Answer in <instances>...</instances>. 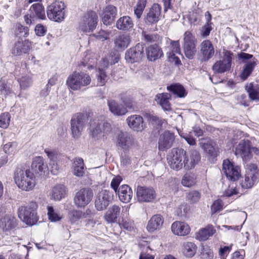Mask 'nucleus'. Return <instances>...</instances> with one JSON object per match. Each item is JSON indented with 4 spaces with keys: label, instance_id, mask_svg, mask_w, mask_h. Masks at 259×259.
Returning <instances> with one entry per match:
<instances>
[{
    "label": "nucleus",
    "instance_id": "9b49d317",
    "mask_svg": "<svg viewBox=\"0 0 259 259\" xmlns=\"http://www.w3.org/2000/svg\"><path fill=\"white\" fill-rule=\"evenodd\" d=\"M94 193L93 190L89 188L80 189L75 194L74 198L75 205L77 207H83L92 200Z\"/></svg>",
    "mask_w": 259,
    "mask_h": 259
},
{
    "label": "nucleus",
    "instance_id": "49530a36",
    "mask_svg": "<svg viewBox=\"0 0 259 259\" xmlns=\"http://www.w3.org/2000/svg\"><path fill=\"white\" fill-rule=\"evenodd\" d=\"M200 147L204 150L205 152L207 154L208 156L215 158L217 156V152L215 150L213 145L210 142L206 143H200Z\"/></svg>",
    "mask_w": 259,
    "mask_h": 259
},
{
    "label": "nucleus",
    "instance_id": "69168bd1",
    "mask_svg": "<svg viewBox=\"0 0 259 259\" xmlns=\"http://www.w3.org/2000/svg\"><path fill=\"white\" fill-rule=\"evenodd\" d=\"M0 91L1 94L5 95H8L11 92L10 87L3 79L0 80Z\"/></svg>",
    "mask_w": 259,
    "mask_h": 259
},
{
    "label": "nucleus",
    "instance_id": "bf43d9fd",
    "mask_svg": "<svg viewBox=\"0 0 259 259\" xmlns=\"http://www.w3.org/2000/svg\"><path fill=\"white\" fill-rule=\"evenodd\" d=\"M180 47V45L178 40H171L169 46V50L171 51V52H169V53H171V54H172V53H174L175 54L176 53L180 54L181 51Z\"/></svg>",
    "mask_w": 259,
    "mask_h": 259
},
{
    "label": "nucleus",
    "instance_id": "473e14b6",
    "mask_svg": "<svg viewBox=\"0 0 259 259\" xmlns=\"http://www.w3.org/2000/svg\"><path fill=\"white\" fill-rule=\"evenodd\" d=\"M170 98L171 95L170 94L164 93L157 94L155 97V100L164 110L170 111L171 110V104L169 102Z\"/></svg>",
    "mask_w": 259,
    "mask_h": 259
},
{
    "label": "nucleus",
    "instance_id": "ddd939ff",
    "mask_svg": "<svg viewBox=\"0 0 259 259\" xmlns=\"http://www.w3.org/2000/svg\"><path fill=\"white\" fill-rule=\"evenodd\" d=\"M222 170L227 179L232 182L237 181L241 176L240 167L234 165L228 159L224 160Z\"/></svg>",
    "mask_w": 259,
    "mask_h": 259
},
{
    "label": "nucleus",
    "instance_id": "8fccbe9b",
    "mask_svg": "<svg viewBox=\"0 0 259 259\" xmlns=\"http://www.w3.org/2000/svg\"><path fill=\"white\" fill-rule=\"evenodd\" d=\"M48 215L49 220L51 222H56L60 221L61 217L60 215L54 211V208L51 206H48Z\"/></svg>",
    "mask_w": 259,
    "mask_h": 259
},
{
    "label": "nucleus",
    "instance_id": "4c0bfd02",
    "mask_svg": "<svg viewBox=\"0 0 259 259\" xmlns=\"http://www.w3.org/2000/svg\"><path fill=\"white\" fill-rule=\"evenodd\" d=\"M66 194V189L63 185H58L52 189L51 197L56 201H59L64 198Z\"/></svg>",
    "mask_w": 259,
    "mask_h": 259
},
{
    "label": "nucleus",
    "instance_id": "6ab92c4d",
    "mask_svg": "<svg viewBox=\"0 0 259 259\" xmlns=\"http://www.w3.org/2000/svg\"><path fill=\"white\" fill-rule=\"evenodd\" d=\"M258 173L256 168H248L246 171L244 178L240 183L241 187L244 189H249L252 187L257 179Z\"/></svg>",
    "mask_w": 259,
    "mask_h": 259
},
{
    "label": "nucleus",
    "instance_id": "f704fd0d",
    "mask_svg": "<svg viewBox=\"0 0 259 259\" xmlns=\"http://www.w3.org/2000/svg\"><path fill=\"white\" fill-rule=\"evenodd\" d=\"M245 90L250 100L259 101V84L257 82H251L246 85Z\"/></svg>",
    "mask_w": 259,
    "mask_h": 259
},
{
    "label": "nucleus",
    "instance_id": "f03ea898",
    "mask_svg": "<svg viewBox=\"0 0 259 259\" xmlns=\"http://www.w3.org/2000/svg\"><path fill=\"white\" fill-rule=\"evenodd\" d=\"M110 123L95 118L89 122V134L94 140H98L108 135L111 131Z\"/></svg>",
    "mask_w": 259,
    "mask_h": 259
},
{
    "label": "nucleus",
    "instance_id": "a18cd8bd",
    "mask_svg": "<svg viewBox=\"0 0 259 259\" xmlns=\"http://www.w3.org/2000/svg\"><path fill=\"white\" fill-rule=\"evenodd\" d=\"M13 33L15 37L21 39L22 37H27L29 34V28L20 23H17L14 25Z\"/></svg>",
    "mask_w": 259,
    "mask_h": 259
},
{
    "label": "nucleus",
    "instance_id": "c85d7f7f",
    "mask_svg": "<svg viewBox=\"0 0 259 259\" xmlns=\"http://www.w3.org/2000/svg\"><path fill=\"white\" fill-rule=\"evenodd\" d=\"M163 224V219L160 214H155L152 216L148 221L147 229L150 233L159 230Z\"/></svg>",
    "mask_w": 259,
    "mask_h": 259
},
{
    "label": "nucleus",
    "instance_id": "7c9ffc66",
    "mask_svg": "<svg viewBox=\"0 0 259 259\" xmlns=\"http://www.w3.org/2000/svg\"><path fill=\"white\" fill-rule=\"evenodd\" d=\"M134 26L132 19L127 16L120 17L116 22V27L121 31H130Z\"/></svg>",
    "mask_w": 259,
    "mask_h": 259
},
{
    "label": "nucleus",
    "instance_id": "a878e982",
    "mask_svg": "<svg viewBox=\"0 0 259 259\" xmlns=\"http://www.w3.org/2000/svg\"><path fill=\"white\" fill-rule=\"evenodd\" d=\"M133 138L127 132H119L117 136V143L118 146L122 149L126 150L133 143Z\"/></svg>",
    "mask_w": 259,
    "mask_h": 259
},
{
    "label": "nucleus",
    "instance_id": "dca6fc26",
    "mask_svg": "<svg viewBox=\"0 0 259 259\" xmlns=\"http://www.w3.org/2000/svg\"><path fill=\"white\" fill-rule=\"evenodd\" d=\"M235 154L240 156L244 161H248L252 157L250 151V142L248 140H242L236 146Z\"/></svg>",
    "mask_w": 259,
    "mask_h": 259
},
{
    "label": "nucleus",
    "instance_id": "680f3d73",
    "mask_svg": "<svg viewBox=\"0 0 259 259\" xmlns=\"http://www.w3.org/2000/svg\"><path fill=\"white\" fill-rule=\"evenodd\" d=\"M236 100L237 101V103L240 104L244 106H248V101L247 100V97L245 94H239L236 98Z\"/></svg>",
    "mask_w": 259,
    "mask_h": 259
},
{
    "label": "nucleus",
    "instance_id": "4be33fe9",
    "mask_svg": "<svg viewBox=\"0 0 259 259\" xmlns=\"http://www.w3.org/2000/svg\"><path fill=\"white\" fill-rule=\"evenodd\" d=\"M131 40V37L129 34L120 33L114 39V48L117 51L122 52L127 48Z\"/></svg>",
    "mask_w": 259,
    "mask_h": 259
},
{
    "label": "nucleus",
    "instance_id": "864d4df0",
    "mask_svg": "<svg viewBox=\"0 0 259 259\" xmlns=\"http://www.w3.org/2000/svg\"><path fill=\"white\" fill-rule=\"evenodd\" d=\"M11 116L9 113L6 112L0 116V127L7 128L9 125Z\"/></svg>",
    "mask_w": 259,
    "mask_h": 259
},
{
    "label": "nucleus",
    "instance_id": "58836bf2",
    "mask_svg": "<svg viewBox=\"0 0 259 259\" xmlns=\"http://www.w3.org/2000/svg\"><path fill=\"white\" fill-rule=\"evenodd\" d=\"M73 174L74 175L80 177H82L85 172L83 160L81 158H75L73 165Z\"/></svg>",
    "mask_w": 259,
    "mask_h": 259
},
{
    "label": "nucleus",
    "instance_id": "c9c22d12",
    "mask_svg": "<svg viewBox=\"0 0 259 259\" xmlns=\"http://www.w3.org/2000/svg\"><path fill=\"white\" fill-rule=\"evenodd\" d=\"M163 55L161 49L156 45H151L147 49V56L149 60L152 61Z\"/></svg>",
    "mask_w": 259,
    "mask_h": 259
},
{
    "label": "nucleus",
    "instance_id": "0e129e2a",
    "mask_svg": "<svg viewBox=\"0 0 259 259\" xmlns=\"http://www.w3.org/2000/svg\"><path fill=\"white\" fill-rule=\"evenodd\" d=\"M212 29L211 25L205 24L201 28V36L203 38H205L209 35L210 31Z\"/></svg>",
    "mask_w": 259,
    "mask_h": 259
},
{
    "label": "nucleus",
    "instance_id": "2f4dec72",
    "mask_svg": "<svg viewBox=\"0 0 259 259\" xmlns=\"http://www.w3.org/2000/svg\"><path fill=\"white\" fill-rule=\"evenodd\" d=\"M116 194H118L119 200L124 203L130 202L133 196L132 190L127 185H123L119 187Z\"/></svg>",
    "mask_w": 259,
    "mask_h": 259
},
{
    "label": "nucleus",
    "instance_id": "20e7f679",
    "mask_svg": "<svg viewBox=\"0 0 259 259\" xmlns=\"http://www.w3.org/2000/svg\"><path fill=\"white\" fill-rule=\"evenodd\" d=\"M90 76L84 72L74 71L70 75L67 80V84L72 90L76 91L81 89L90 84Z\"/></svg>",
    "mask_w": 259,
    "mask_h": 259
},
{
    "label": "nucleus",
    "instance_id": "3c124183",
    "mask_svg": "<svg viewBox=\"0 0 259 259\" xmlns=\"http://www.w3.org/2000/svg\"><path fill=\"white\" fill-rule=\"evenodd\" d=\"M201 197V194L197 191H191L187 195V198L191 203L197 202Z\"/></svg>",
    "mask_w": 259,
    "mask_h": 259
},
{
    "label": "nucleus",
    "instance_id": "338daca9",
    "mask_svg": "<svg viewBox=\"0 0 259 259\" xmlns=\"http://www.w3.org/2000/svg\"><path fill=\"white\" fill-rule=\"evenodd\" d=\"M111 33V32L110 31H105L101 30L96 34H95V35L97 38L99 39H103L105 40L109 38Z\"/></svg>",
    "mask_w": 259,
    "mask_h": 259
},
{
    "label": "nucleus",
    "instance_id": "37998d69",
    "mask_svg": "<svg viewBox=\"0 0 259 259\" xmlns=\"http://www.w3.org/2000/svg\"><path fill=\"white\" fill-rule=\"evenodd\" d=\"M256 60L253 58L252 61H248L245 63L240 74V77L242 79L245 80L250 75L256 65Z\"/></svg>",
    "mask_w": 259,
    "mask_h": 259
},
{
    "label": "nucleus",
    "instance_id": "603ef678",
    "mask_svg": "<svg viewBox=\"0 0 259 259\" xmlns=\"http://www.w3.org/2000/svg\"><path fill=\"white\" fill-rule=\"evenodd\" d=\"M81 211L77 210H70L68 213V218L71 223H74L81 219Z\"/></svg>",
    "mask_w": 259,
    "mask_h": 259
},
{
    "label": "nucleus",
    "instance_id": "72a5a7b5",
    "mask_svg": "<svg viewBox=\"0 0 259 259\" xmlns=\"http://www.w3.org/2000/svg\"><path fill=\"white\" fill-rule=\"evenodd\" d=\"M28 44L22 39H18L12 49V53L15 56H19L22 54H25L29 51Z\"/></svg>",
    "mask_w": 259,
    "mask_h": 259
},
{
    "label": "nucleus",
    "instance_id": "5fc2aeb1",
    "mask_svg": "<svg viewBox=\"0 0 259 259\" xmlns=\"http://www.w3.org/2000/svg\"><path fill=\"white\" fill-rule=\"evenodd\" d=\"M98 85L102 86L105 84L107 80V76L105 71H98L97 73Z\"/></svg>",
    "mask_w": 259,
    "mask_h": 259
},
{
    "label": "nucleus",
    "instance_id": "6e6d98bb",
    "mask_svg": "<svg viewBox=\"0 0 259 259\" xmlns=\"http://www.w3.org/2000/svg\"><path fill=\"white\" fill-rule=\"evenodd\" d=\"M223 203L222 200H217L214 201L211 206V211L212 214L219 212L223 209Z\"/></svg>",
    "mask_w": 259,
    "mask_h": 259
},
{
    "label": "nucleus",
    "instance_id": "f257e3e1",
    "mask_svg": "<svg viewBox=\"0 0 259 259\" xmlns=\"http://www.w3.org/2000/svg\"><path fill=\"white\" fill-rule=\"evenodd\" d=\"M14 179L19 188L23 191H30L35 185V176L30 169L17 168L15 172Z\"/></svg>",
    "mask_w": 259,
    "mask_h": 259
},
{
    "label": "nucleus",
    "instance_id": "39448f33",
    "mask_svg": "<svg viewBox=\"0 0 259 259\" xmlns=\"http://www.w3.org/2000/svg\"><path fill=\"white\" fill-rule=\"evenodd\" d=\"M65 6L61 1H56L47 8V14L48 18L54 21L60 22L64 19Z\"/></svg>",
    "mask_w": 259,
    "mask_h": 259
},
{
    "label": "nucleus",
    "instance_id": "f8f14e48",
    "mask_svg": "<svg viewBox=\"0 0 259 259\" xmlns=\"http://www.w3.org/2000/svg\"><path fill=\"white\" fill-rule=\"evenodd\" d=\"M98 23V16L95 11L87 12L79 25V29L84 32L93 31Z\"/></svg>",
    "mask_w": 259,
    "mask_h": 259
},
{
    "label": "nucleus",
    "instance_id": "774afa93",
    "mask_svg": "<svg viewBox=\"0 0 259 259\" xmlns=\"http://www.w3.org/2000/svg\"><path fill=\"white\" fill-rule=\"evenodd\" d=\"M16 147L15 142H9L4 146V150L6 153H10L14 151Z\"/></svg>",
    "mask_w": 259,
    "mask_h": 259
},
{
    "label": "nucleus",
    "instance_id": "c756f323",
    "mask_svg": "<svg viewBox=\"0 0 259 259\" xmlns=\"http://www.w3.org/2000/svg\"><path fill=\"white\" fill-rule=\"evenodd\" d=\"M120 214V207L118 205H113L109 207L104 217L108 223H114L117 222Z\"/></svg>",
    "mask_w": 259,
    "mask_h": 259
},
{
    "label": "nucleus",
    "instance_id": "4d7b16f0",
    "mask_svg": "<svg viewBox=\"0 0 259 259\" xmlns=\"http://www.w3.org/2000/svg\"><path fill=\"white\" fill-rule=\"evenodd\" d=\"M119 98L122 102L126 106L125 107H130L132 106V100L130 95L126 93H122L119 95Z\"/></svg>",
    "mask_w": 259,
    "mask_h": 259
},
{
    "label": "nucleus",
    "instance_id": "2eb2a0df",
    "mask_svg": "<svg viewBox=\"0 0 259 259\" xmlns=\"http://www.w3.org/2000/svg\"><path fill=\"white\" fill-rule=\"evenodd\" d=\"M156 196V192L151 187L138 186L137 188V197L140 202H151Z\"/></svg>",
    "mask_w": 259,
    "mask_h": 259
},
{
    "label": "nucleus",
    "instance_id": "de8ad7c7",
    "mask_svg": "<svg viewBox=\"0 0 259 259\" xmlns=\"http://www.w3.org/2000/svg\"><path fill=\"white\" fill-rule=\"evenodd\" d=\"M196 183V176L194 174L187 173L185 175L182 180V184L186 187H191Z\"/></svg>",
    "mask_w": 259,
    "mask_h": 259
},
{
    "label": "nucleus",
    "instance_id": "09e8293b",
    "mask_svg": "<svg viewBox=\"0 0 259 259\" xmlns=\"http://www.w3.org/2000/svg\"><path fill=\"white\" fill-rule=\"evenodd\" d=\"M147 0H139L134 9V14L138 19L141 18L146 7Z\"/></svg>",
    "mask_w": 259,
    "mask_h": 259
},
{
    "label": "nucleus",
    "instance_id": "a19ab883",
    "mask_svg": "<svg viewBox=\"0 0 259 259\" xmlns=\"http://www.w3.org/2000/svg\"><path fill=\"white\" fill-rule=\"evenodd\" d=\"M167 90L179 98H184L187 94L184 87L180 84L176 83L167 86Z\"/></svg>",
    "mask_w": 259,
    "mask_h": 259
},
{
    "label": "nucleus",
    "instance_id": "7ed1b4c3",
    "mask_svg": "<svg viewBox=\"0 0 259 259\" xmlns=\"http://www.w3.org/2000/svg\"><path fill=\"white\" fill-rule=\"evenodd\" d=\"M37 207V204L34 201H31L26 206H20L17 211L18 217L26 224L33 225L38 221Z\"/></svg>",
    "mask_w": 259,
    "mask_h": 259
},
{
    "label": "nucleus",
    "instance_id": "412c9836",
    "mask_svg": "<svg viewBox=\"0 0 259 259\" xmlns=\"http://www.w3.org/2000/svg\"><path fill=\"white\" fill-rule=\"evenodd\" d=\"M175 136L173 133L168 131H165L159 137L158 148L161 151H164L170 148L173 144Z\"/></svg>",
    "mask_w": 259,
    "mask_h": 259
},
{
    "label": "nucleus",
    "instance_id": "5701e85b",
    "mask_svg": "<svg viewBox=\"0 0 259 259\" xmlns=\"http://www.w3.org/2000/svg\"><path fill=\"white\" fill-rule=\"evenodd\" d=\"M200 51L203 60L208 61L214 54V49L211 42L208 39L203 40L200 45Z\"/></svg>",
    "mask_w": 259,
    "mask_h": 259
},
{
    "label": "nucleus",
    "instance_id": "9d476101",
    "mask_svg": "<svg viewBox=\"0 0 259 259\" xmlns=\"http://www.w3.org/2000/svg\"><path fill=\"white\" fill-rule=\"evenodd\" d=\"M233 54L230 51L224 53L222 60L217 61L212 66L214 73H222L230 70L231 67Z\"/></svg>",
    "mask_w": 259,
    "mask_h": 259
},
{
    "label": "nucleus",
    "instance_id": "bb28decb",
    "mask_svg": "<svg viewBox=\"0 0 259 259\" xmlns=\"http://www.w3.org/2000/svg\"><path fill=\"white\" fill-rule=\"evenodd\" d=\"M171 229L175 235L181 236L188 235L191 230L189 226L187 223L180 221L173 223Z\"/></svg>",
    "mask_w": 259,
    "mask_h": 259
},
{
    "label": "nucleus",
    "instance_id": "b1692460",
    "mask_svg": "<svg viewBox=\"0 0 259 259\" xmlns=\"http://www.w3.org/2000/svg\"><path fill=\"white\" fill-rule=\"evenodd\" d=\"M200 158L199 153L195 150H192L190 151L189 156H185L184 166L186 169H192L198 163Z\"/></svg>",
    "mask_w": 259,
    "mask_h": 259
},
{
    "label": "nucleus",
    "instance_id": "393cba45",
    "mask_svg": "<svg viewBox=\"0 0 259 259\" xmlns=\"http://www.w3.org/2000/svg\"><path fill=\"white\" fill-rule=\"evenodd\" d=\"M126 122L130 127L134 131L141 132L145 128L143 118L140 115H131L127 118Z\"/></svg>",
    "mask_w": 259,
    "mask_h": 259
},
{
    "label": "nucleus",
    "instance_id": "423d86ee",
    "mask_svg": "<svg viewBox=\"0 0 259 259\" xmlns=\"http://www.w3.org/2000/svg\"><path fill=\"white\" fill-rule=\"evenodd\" d=\"M186 152L182 148H174L167 156V160L170 167L176 170L181 169L184 164Z\"/></svg>",
    "mask_w": 259,
    "mask_h": 259
},
{
    "label": "nucleus",
    "instance_id": "1a4fd4ad",
    "mask_svg": "<svg viewBox=\"0 0 259 259\" xmlns=\"http://www.w3.org/2000/svg\"><path fill=\"white\" fill-rule=\"evenodd\" d=\"M144 46L143 44L138 43L135 47L127 50L125 53L126 61L134 63L141 61L144 56Z\"/></svg>",
    "mask_w": 259,
    "mask_h": 259
},
{
    "label": "nucleus",
    "instance_id": "e433bc0d",
    "mask_svg": "<svg viewBox=\"0 0 259 259\" xmlns=\"http://www.w3.org/2000/svg\"><path fill=\"white\" fill-rule=\"evenodd\" d=\"M215 232L216 230L212 225H208L199 230L197 233V238L200 241H205L212 236Z\"/></svg>",
    "mask_w": 259,
    "mask_h": 259
},
{
    "label": "nucleus",
    "instance_id": "a211bd4d",
    "mask_svg": "<svg viewBox=\"0 0 259 259\" xmlns=\"http://www.w3.org/2000/svg\"><path fill=\"white\" fill-rule=\"evenodd\" d=\"M161 13V6L158 4H154L145 17V23L148 25L156 23L160 19Z\"/></svg>",
    "mask_w": 259,
    "mask_h": 259
},
{
    "label": "nucleus",
    "instance_id": "13d9d810",
    "mask_svg": "<svg viewBox=\"0 0 259 259\" xmlns=\"http://www.w3.org/2000/svg\"><path fill=\"white\" fill-rule=\"evenodd\" d=\"M122 180V178L120 176H117L113 178L110 184L111 187L114 190L115 192L117 193L118 190V187Z\"/></svg>",
    "mask_w": 259,
    "mask_h": 259
},
{
    "label": "nucleus",
    "instance_id": "052dcab7",
    "mask_svg": "<svg viewBox=\"0 0 259 259\" xmlns=\"http://www.w3.org/2000/svg\"><path fill=\"white\" fill-rule=\"evenodd\" d=\"M20 86L21 89H26L30 86L31 83V78L27 76L21 77L19 80Z\"/></svg>",
    "mask_w": 259,
    "mask_h": 259
},
{
    "label": "nucleus",
    "instance_id": "ea45409f",
    "mask_svg": "<svg viewBox=\"0 0 259 259\" xmlns=\"http://www.w3.org/2000/svg\"><path fill=\"white\" fill-rule=\"evenodd\" d=\"M29 12L34 17L42 20L46 18L45 9L40 3L33 4L29 9Z\"/></svg>",
    "mask_w": 259,
    "mask_h": 259
},
{
    "label": "nucleus",
    "instance_id": "f3484780",
    "mask_svg": "<svg viewBox=\"0 0 259 259\" xmlns=\"http://www.w3.org/2000/svg\"><path fill=\"white\" fill-rule=\"evenodd\" d=\"M32 172L36 176L45 175L48 172V166L42 157L38 156L34 158L31 164Z\"/></svg>",
    "mask_w": 259,
    "mask_h": 259
},
{
    "label": "nucleus",
    "instance_id": "79ce46f5",
    "mask_svg": "<svg viewBox=\"0 0 259 259\" xmlns=\"http://www.w3.org/2000/svg\"><path fill=\"white\" fill-rule=\"evenodd\" d=\"M197 247L193 242H184L183 244V253L187 257H192L196 253Z\"/></svg>",
    "mask_w": 259,
    "mask_h": 259
},
{
    "label": "nucleus",
    "instance_id": "0eeeda50",
    "mask_svg": "<svg viewBox=\"0 0 259 259\" xmlns=\"http://www.w3.org/2000/svg\"><path fill=\"white\" fill-rule=\"evenodd\" d=\"M87 122V117L84 114L77 113L74 114L70 121L72 136L74 139H78Z\"/></svg>",
    "mask_w": 259,
    "mask_h": 259
},
{
    "label": "nucleus",
    "instance_id": "4468645a",
    "mask_svg": "<svg viewBox=\"0 0 259 259\" xmlns=\"http://www.w3.org/2000/svg\"><path fill=\"white\" fill-rule=\"evenodd\" d=\"M112 192L107 190H102L97 195L95 201V207L98 210L105 209L113 199Z\"/></svg>",
    "mask_w": 259,
    "mask_h": 259
},
{
    "label": "nucleus",
    "instance_id": "6e6552de",
    "mask_svg": "<svg viewBox=\"0 0 259 259\" xmlns=\"http://www.w3.org/2000/svg\"><path fill=\"white\" fill-rule=\"evenodd\" d=\"M197 39L190 32L186 31L184 33L183 49L186 57L189 59H193L197 52Z\"/></svg>",
    "mask_w": 259,
    "mask_h": 259
},
{
    "label": "nucleus",
    "instance_id": "e2e57ef3",
    "mask_svg": "<svg viewBox=\"0 0 259 259\" xmlns=\"http://www.w3.org/2000/svg\"><path fill=\"white\" fill-rule=\"evenodd\" d=\"M213 257L212 251L209 248H203L201 252V259H212Z\"/></svg>",
    "mask_w": 259,
    "mask_h": 259
},
{
    "label": "nucleus",
    "instance_id": "cd10ccee",
    "mask_svg": "<svg viewBox=\"0 0 259 259\" xmlns=\"http://www.w3.org/2000/svg\"><path fill=\"white\" fill-rule=\"evenodd\" d=\"M107 105L109 111L114 115L122 116L127 112L126 107L113 99L108 100Z\"/></svg>",
    "mask_w": 259,
    "mask_h": 259
},
{
    "label": "nucleus",
    "instance_id": "c03bdc74",
    "mask_svg": "<svg viewBox=\"0 0 259 259\" xmlns=\"http://www.w3.org/2000/svg\"><path fill=\"white\" fill-rule=\"evenodd\" d=\"M3 229L9 230L17 226L16 219L11 214H6L1 220Z\"/></svg>",
    "mask_w": 259,
    "mask_h": 259
},
{
    "label": "nucleus",
    "instance_id": "aec40b11",
    "mask_svg": "<svg viewBox=\"0 0 259 259\" xmlns=\"http://www.w3.org/2000/svg\"><path fill=\"white\" fill-rule=\"evenodd\" d=\"M117 13V9L115 6L110 5L106 6L101 16L103 24L106 25H111L114 21Z\"/></svg>",
    "mask_w": 259,
    "mask_h": 259
}]
</instances>
